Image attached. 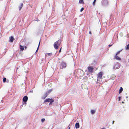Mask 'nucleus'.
<instances>
[{
  "mask_svg": "<svg viewBox=\"0 0 129 129\" xmlns=\"http://www.w3.org/2000/svg\"><path fill=\"white\" fill-rule=\"evenodd\" d=\"M41 121L42 122H43L45 120V119L44 118H43L41 119Z\"/></svg>",
  "mask_w": 129,
  "mask_h": 129,
  "instance_id": "5701e85b",
  "label": "nucleus"
},
{
  "mask_svg": "<svg viewBox=\"0 0 129 129\" xmlns=\"http://www.w3.org/2000/svg\"><path fill=\"white\" fill-rule=\"evenodd\" d=\"M6 80V79L5 78H3V81L4 82H5Z\"/></svg>",
  "mask_w": 129,
  "mask_h": 129,
  "instance_id": "412c9836",
  "label": "nucleus"
},
{
  "mask_svg": "<svg viewBox=\"0 0 129 129\" xmlns=\"http://www.w3.org/2000/svg\"><path fill=\"white\" fill-rule=\"evenodd\" d=\"M89 34H91V31H90L89 32Z\"/></svg>",
  "mask_w": 129,
  "mask_h": 129,
  "instance_id": "7c9ffc66",
  "label": "nucleus"
},
{
  "mask_svg": "<svg viewBox=\"0 0 129 129\" xmlns=\"http://www.w3.org/2000/svg\"><path fill=\"white\" fill-rule=\"evenodd\" d=\"M114 122V121H113V124Z\"/></svg>",
  "mask_w": 129,
  "mask_h": 129,
  "instance_id": "72a5a7b5",
  "label": "nucleus"
},
{
  "mask_svg": "<svg viewBox=\"0 0 129 129\" xmlns=\"http://www.w3.org/2000/svg\"><path fill=\"white\" fill-rule=\"evenodd\" d=\"M62 48L61 47V48L60 49V50H59V53H60L61 52V49Z\"/></svg>",
  "mask_w": 129,
  "mask_h": 129,
  "instance_id": "cd10ccee",
  "label": "nucleus"
},
{
  "mask_svg": "<svg viewBox=\"0 0 129 129\" xmlns=\"http://www.w3.org/2000/svg\"><path fill=\"white\" fill-rule=\"evenodd\" d=\"M96 0H94V1L93 2V5H94V3H95V2H96Z\"/></svg>",
  "mask_w": 129,
  "mask_h": 129,
  "instance_id": "bb28decb",
  "label": "nucleus"
},
{
  "mask_svg": "<svg viewBox=\"0 0 129 129\" xmlns=\"http://www.w3.org/2000/svg\"><path fill=\"white\" fill-rule=\"evenodd\" d=\"M79 127V124L78 123H76L75 124V127L76 128H78Z\"/></svg>",
  "mask_w": 129,
  "mask_h": 129,
  "instance_id": "4468645a",
  "label": "nucleus"
},
{
  "mask_svg": "<svg viewBox=\"0 0 129 129\" xmlns=\"http://www.w3.org/2000/svg\"><path fill=\"white\" fill-rule=\"evenodd\" d=\"M40 43V42L39 43L38 46V47L37 48V50H36V53L37 52H38V50L39 49V47Z\"/></svg>",
  "mask_w": 129,
  "mask_h": 129,
  "instance_id": "6ab92c4d",
  "label": "nucleus"
},
{
  "mask_svg": "<svg viewBox=\"0 0 129 129\" xmlns=\"http://www.w3.org/2000/svg\"><path fill=\"white\" fill-rule=\"evenodd\" d=\"M126 50H128L129 49V44H128L126 47Z\"/></svg>",
  "mask_w": 129,
  "mask_h": 129,
  "instance_id": "aec40b11",
  "label": "nucleus"
},
{
  "mask_svg": "<svg viewBox=\"0 0 129 129\" xmlns=\"http://www.w3.org/2000/svg\"><path fill=\"white\" fill-rule=\"evenodd\" d=\"M103 75V72H100L97 75L98 77L97 79V81H99L100 80L99 79L102 78Z\"/></svg>",
  "mask_w": 129,
  "mask_h": 129,
  "instance_id": "7ed1b4c3",
  "label": "nucleus"
},
{
  "mask_svg": "<svg viewBox=\"0 0 129 129\" xmlns=\"http://www.w3.org/2000/svg\"><path fill=\"white\" fill-rule=\"evenodd\" d=\"M53 99H46V100H45V102H50Z\"/></svg>",
  "mask_w": 129,
  "mask_h": 129,
  "instance_id": "9b49d317",
  "label": "nucleus"
},
{
  "mask_svg": "<svg viewBox=\"0 0 129 129\" xmlns=\"http://www.w3.org/2000/svg\"><path fill=\"white\" fill-rule=\"evenodd\" d=\"M120 67V66L119 65V63L118 62H116L114 64V65L113 66V69H119Z\"/></svg>",
  "mask_w": 129,
  "mask_h": 129,
  "instance_id": "20e7f679",
  "label": "nucleus"
},
{
  "mask_svg": "<svg viewBox=\"0 0 129 129\" xmlns=\"http://www.w3.org/2000/svg\"><path fill=\"white\" fill-rule=\"evenodd\" d=\"M79 3L80 4H84L83 0H79Z\"/></svg>",
  "mask_w": 129,
  "mask_h": 129,
  "instance_id": "dca6fc26",
  "label": "nucleus"
},
{
  "mask_svg": "<svg viewBox=\"0 0 129 129\" xmlns=\"http://www.w3.org/2000/svg\"><path fill=\"white\" fill-rule=\"evenodd\" d=\"M122 90H123V88L122 87H120V89L119 90V93H121V92L122 91Z\"/></svg>",
  "mask_w": 129,
  "mask_h": 129,
  "instance_id": "2eb2a0df",
  "label": "nucleus"
},
{
  "mask_svg": "<svg viewBox=\"0 0 129 129\" xmlns=\"http://www.w3.org/2000/svg\"><path fill=\"white\" fill-rule=\"evenodd\" d=\"M48 95V93L47 92H46L45 93L43 96L42 97V99H45L47 96Z\"/></svg>",
  "mask_w": 129,
  "mask_h": 129,
  "instance_id": "6e6552de",
  "label": "nucleus"
},
{
  "mask_svg": "<svg viewBox=\"0 0 129 129\" xmlns=\"http://www.w3.org/2000/svg\"><path fill=\"white\" fill-rule=\"evenodd\" d=\"M23 6V4L22 3H21V5L19 6V10H20L22 8V7Z\"/></svg>",
  "mask_w": 129,
  "mask_h": 129,
  "instance_id": "a211bd4d",
  "label": "nucleus"
},
{
  "mask_svg": "<svg viewBox=\"0 0 129 129\" xmlns=\"http://www.w3.org/2000/svg\"><path fill=\"white\" fill-rule=\"evenodd\" d=\"M116 77V76L114 74L110 76V78L111 79L114 80L115 79Z\"/></svg>",
  "mask_w": 129,
  "mask_h": 129,
  "instance_id": "9d476101",
  "label": "nucleus"
},
{
  "mask_svg": "<svg viewBox=\"0 0 129 129\" xmlns=\"http://www.w3.org/2000/svg\"><path fill=\"white\" fill-rule=\"evenodd\" d=\"M84 9L83 8H82L80 10V11L81 12H82Z\"/></svg>",
  "mask_w": 129,
  "mask_h": 129,
  "instance_id": "b1692460",
  "label": "nucleus"
},
{
  "mask_svg": "<svg viewBox=\"0 0 129 129\" xmlns=\"http://www.w3.org/2000/svg\"><path fill=\"white\" fill-rule=\"evenodd\" d=\"M114 58L118 60H121V59L117 55H115Z\"/></svg>",
  "mask_w": 129,
  "mask_h": 129,
  "instance_id": "ddd939ff",
  "label": "nucleus"
},
{
  "mask_svg": "<svg viewBox=\"0 0 129 129\" xmlns=\"http://www.w3.org/2000/svg\"><path fill=\"white\" fill-rule=\"evenodd\" d=\"M24 47H25V48H26V47L25 46L24 47V46L20 45V49L22 51H23L24 50Z\"/></svg>",
  "mask_w": 129,
  "mask_h": 129,
  "instance_id": "f8f14e48",
  "label": "nucleus"
},
{
  "mask_svg": "<svg viewBox=\"0 0 129 129\" xmlns=\"http://www.w3.org/2000/svg\"><path fill=\"white\" fill-rule=\"evenodd\" d=\"M112 46V45H109L108 46H109V47H110Z\"/></svg>",
  "mask_w": 129,
  "mask_h": 129,
  "instance_id": "2f4dec72",
  "label": "nucleus"
},
{
  "mask_svg": "<svg viewBox=\"0 0 129 129\" xmlns=\"http://www.w3.org/2000/svg\"><path fill=\"white\" fill-rule=\"evenodd\" d=\"M28 97L26 96H25L23 97L22 99L23 104H26V102L28 100Z\"/></svg>",
  "mask_w": 129,
  "mask_h": 129,
  "instance_id": "423d86ee",
  "label": "nucleus"
},
{
  "mask_svg": "<svg viewBox=\"0 0 129 129\" xmlns=\"http://www.w3.org/2000/svg\"><path fill=\"white\" fill-rule=\"evenodd\" d=\"M88 72L89 73H92L93 72V70L94 68L93 66H89L88 68Z\"/></svg>",
  "mask_w": 129,
  "mask_h": 129,
  "instance_id": "39448f33",
  "label": "nucleus"
},
{
  "mask_svg": "<svg viewBox=\"0 0 129 129\" xmlns=\"http://www.w3.org/2000/svg\"><path fill=\"white\" fill-rule=\"evenodd\" d=\"M66 66V63L62 62L61 63V64L60 65V68L61 69H63V68H65Z\"/></svg>",
  "mask_w": 129,
  "mask_h": 129,
  "instance_id": "0eeeda50",
  "label": "nucleus"
},
{
  "mask_svg": "<svg viewBox=\"0 0 129 129\" xmlns=\"http://www.w3.org/2000/svg\"><path fill=\"white\" fill-rule=\"evenodd\" d=\"M52 91V90H49L48 91V92L49 93H50L51 91Z\"/></svg>",
  "mask_w": 129,
  "mask_h": 129,
  "instance_id": "c85d7f7f",
  "label": "nucleus"
},
{
  "mask_svg": "<svg viewBox=\"0 0 129 129\" xmlns=\"http://www.w3.org/2000/svg\"><path fill=\"white\" fill-rule=\"evenodd\" d=\"M91 113L92 114H93L95 112V110H92L91 111Z\"/></svg>",
  "mask_w": 129,
  "mask_h": 129,
  "instance_id": "f3484780",
  "label": "nucleus"
},
{
  "mask_svg": "<svg viewBox=\"0 0 129 129\" xmlns=\"http://www.w3.org/2000/svg\"><path fill=\"white\" fill-rule=\"evenodd\" d=\"M39 21V20H35V21H37L38 22Z\"/></svg>",
  "mask_w": 129,
  "mask_h": 129,
  "instance_id": "c756f323",
  "label": "nucleus"
},
{
  "mask_svg": "<svg viewBox=\"0 0 129 129\" xmlns=\"http://www.w3.org/2000/svg\"><path fill=\"white\" fill-rule=\"evenodd\" d=\"M74 74L77 77H80L84 75L85 73L83 70L78 69L75 70Z\"/></svg>",
  "mask_w": 129,
  "mask_h": 129,
  "instance_id": "f257e3e1",
  "label": "nucleus"
},
{
  "mask_svg": "<svg viewBox=\"0 0 129 129\" xmlns=\"http://www.w3.org/2000/svg\"><path fill=\"white\" fill-rule=\"evenodd\" d=\"M52 53H48L47 54L49 55V56H50V55H52Z\"/></svg>",
  "mask_w": 129,
  "mask_h": 129,
  "instance_id": "a878e982",
  "label": "nucleus"
},
{
  "mask_svg": "<svg viewBox=\"0 0 129 129\" xmlns=\"http://www.w3.org/2000/svg\"><path fill=\"white\" fill-rule=\"evenodd\" d=\"M10 41L11 42H12L14 40V38L13 37L11 36L9 37Z\"/></svg>",
  "mask_w": 129,
  "mask_h": 129,
  "instance_id": "1a4fd4ad",
  "label": "nucleus"
},
{
  "mask_svg": "<svg viewBox=\"0 0 129 129\" xmlns=\"http://www.w3.org/2000/svg\"><path fill=\"white\" fill-rule=\"evenodd\" d=\"M54 101V100L53 99L50 102V103L49 104H52V103Z\"/></svg>",
  "mask_w": 129,
  "mask_h": 129,
  "instance_id": "4be33fe9",
  "label": "nucleus"
},
{
  "mask_svg": "<svg viewBox=\"0 0 129 129\" xmlns=\"http://www.w3.org/2000/svg\"><path fill=\"white\" fill-rule=\"evenodd\" d=\"M61 44V42L59 40L55 42L54 44V47L55 49H57L59 46Z\"/></svg>",
  "mask_w": 129,
  "mask_h": 129,
  "instance_id": "f03ea898",
  "label": "nucleus"
},
{
  "mask_svg": "<svg viewBox=\"0 0 129 129\" xmlns=\"http://www.w3.org/2000/svg\"><path fill=\"white\" fill-rule=\"evenodd\" d=\"M120 97H119V99H120Z\"/></svg>",
  "mask_w": 129,
  "mask_h": 129,
  "instance_id": "f704fd0d",
  "label": "nucleus"
},
{
  "mask_svg": "<svg viewBox=\"0 0 129 129\" xmlns=\"http://www.w3.org/2000/svg\"><path fill=\"white\" fill-rule=\"evenodd\" d=\"M69 127V129H70V125H69V126H68Z\"/></svg>",
  "mask_w": 129,
  "mask_h": 129,
  "instance_id": "473e14b6",
  "label": "nucleus"
},
{
  "mask_svg": "<svg viewBox=\"0 0 129 129\" xmlns=\"http://www.w3.org/2000/svg\"><path fill=\"white\" fill-rule=\"evenodd\" d=\"M120 51H119L118 52L116 53V54L115 55H117L118 54H119L120 53Z\"/></svg>",
  "mask_w": 129,
  "mask_h": 129,
  "instance_id": "393cba45",
  "label": "nucleus"
}]
</instances>
